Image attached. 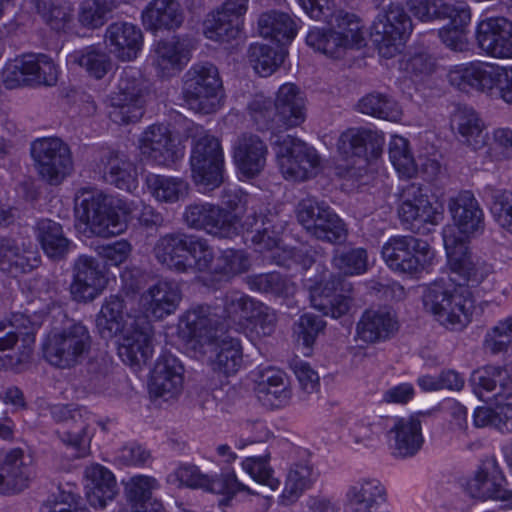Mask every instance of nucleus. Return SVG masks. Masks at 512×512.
I'll return each mask as SVG.
<instances>
[{
	"instance_id": "nucleus-1",
	"label": "nucleus",
	"mask_w": 512,
	"mask_h": 512,
	"mask_svg": "<svg viewBox=\"0 0 512 512\" xmlns=\"http://www.w3.org/2000/svg\"><path fill=\"white\" fill-rule=\"evenodd\" d=\"M450 329L461 330L472 320L475 300L468 283H480L492 267L470 253V243L485 229V216L470 191H462L450 202Z\"/></svg>"
},
{
	"instance_id": "nucleus-2",
	"label": "nucleus",
	"mask_w": 512,
	"mask_h": 512,
	"mask_svg": "<svg viewBox=\"0 0 512 512\" xmlns=\"http://www.w3.org/2000/svg\"><path fill=\"white\" fill-rule=\"evenodd\" d=\"M150 96L151 83L141 71L131 66L124 68L108 98L110 119L119 125L140 121Z\"/></svg>"
},
{
	"instance_id": "nucleus-3",
	"label": "nucleus",
	"mask_w": 512,
	"mask_h": 512,
	"mask_svg": "<svg viewBox=\"0 0 512 512\" xmlns=\"http://www.w3.org/2000/svg\"><path fill=\"white\" fill-rule=\"evenodd\" d=\"M249 110L254 122L260 129L274 127H296L306 117L305 99L300 89L292 84H283L276 94L274 105L269 99H254Z\"/></svg>"
},
{
	"instance_id": "nucleus-4",
	"label": "nucleus",
	"mask_w": 512,
	"mask_h": 512,
	"mask_svg": "<svg viewBox=\"0 0 512 512\" xmlns=\"http://www.w3.org/2000/svg\"><path fill=\"white\" fill-rule=\"evenodd\" d=\"M450 84L459 90L482 92L497 87L504 102L512 104V64L471 61L450 68Z\"/></svg>"
},
{
	"instance_id": "nucleus-5",
	"label": "nucleus",
	"mask_w": 512,
	"mask_h": 512,
	"mask_svg": "<svg viewBox=\"0 0 512 512\" xmlns=\"http://www.w3.org/2000/svg\"><path fill=\"white\" fill-rule=\"evenodd\" d=\"M333 29L313 28L306 36L308 46L331 57H339L348 47H361L364 37L360 20L355 14L337 11L326 21Z\"/></svg>"
},
{
	"instance_id": "nucleus-6",
	"label": "nucleus",
	"mask_w": 512,
	"mask_h": 512,
	"mask_svg": "<svg viewBox=\"0 0 512 512\" xmlns=\"http://www.w3.org/2000/svg\"><path fill=\"white\" fill-rule=\"evenodd\" d=\"M76 217L96 236L108 238L123 233L127 222L99 191L81 189L75 197Z\"/></svg>"
},
{
	"instance_id": "nucleus-7",
	"label": "nucleus",
	"mask_w": 512,
	"mask_h": 512,
	"mask_svg": "<svg viewBox=\"0 0 512 512\" xmlns=\"http://www.w3.org/2000/svg\"><path fill=\"white\" fill-rule=\"evenodd\" d=\"M91 346L92 337L88 328L76 322L49 334L43 344V355L51 365L68 369L82 363Z\"/></svg>"
},
{
	"instance_id": "nucleus-8",
	"label": "nucleus",
	"mask_w": 512,
	"mask_h": 512,
	"mask_svg": "<svg viewBox=\"0 0 512 512\" xmlns=\"http://www.w3.org/2000/svg\"><path fill=\"white\" fill-rule=\"evenodd\" d=\"M452 122L457 125V130L462 141L477 151L488 146L486 153L493 160H502L510 156L512 151V129L507 127L497 128L492 133L491 142H487V133L482 120L471 108H459L453 115Z\"/></svg>"
},
{
	"instance_id": "nucleus-9",
	"label": "nucleus",
	"mask_w": 512,
	"mask_h": 512,
	"mask_svg": "<svg viewBox=\"0 0 512 512\" xmlns=\"http://www.w3.org/2000/svg\"><path fill=\"white\" fill-rule=\"evenodd\" d=\"M221 89L222 81L218 68L210 62L193 64L184 74V100L195 112L203 114L215 112Z\"/></svg>"
},
{
	"instance_id": "nucleus-10",
	"label": "nucleus",
	"mask_w": 512,
	"mask_h": 512,
	"mask_svg": "<svg viewBox=\"0 0 512 512\" xmlns=\"http://www.w3.org/2000/svg\"><path fill=\"white\" fill-rule=\"evenodd\" d=\"M297 219L314 238L340 245L347 239V229L343 220L324 201L314 197L302 199L296 209Z\"/></svg>"
},
{
	"instance_id": "nucleus-11",
	"label": "nucleus",
	"mask_w": 512,
	"mask_h": 512,
	"mask_svg": "<svg viewBox=\"0 0 512 512\" xmlns=\"http://www.w3.org/2000/svg\"><path fill=\"white\" fill-rule=\"evenodd\" d=\"M190 166L197 185L206 190L219 187L224 174V154L220 140L207 133L194 136Z\"/></svg>"
},
{
	"instance_id": "nucleus-12",
	"label": "nucleus",
	"mask_w": 512,
	"mask_h": 512,
	"mask_svg": "<svg viewBox=\"0 0 512 512\" xmlns=\"http://www.w3.org/2000/svg\"><path fill=\"white\" fill-rule=\"evenodd\" d=\"M30 152L39 177L49 185H59L73 171L70 148L60 138L36 139Z\"/></svg>"
},
{
	"instance_id": "nucleus-13",
	"label": "nucleus",
	"mask_w": 512,
	"mask_h": 512,
	"mask_svg": "<svg viewBox=\"0 0 512 512\" xmlns=\"http://www.w3.org/2000/svg\"><path fill=\"white\" fill-rule=\"evenodd\" d=\"M58 80L56 65L47 55L27 54L6 64L3 82L8 89L21 86H53Z\"/></svg>"
},
{
	"instance_id": "nucleus-14",
	"label": "nucleus",
	"mask_w": 512,
	"mask_h": 512,
	"mask_svg": "<svg viewBox=\"0 0 512 512\" xmlns=\"http://www.w3.org/2000/svg\"><path fill=\"white\" fill-rule=\"evenodd\" d=\"M413 26L409 15L400 4L391 3L381 11L372 24V35L378 43L379 53L391 58L400 52L412 32Z\"/></svg>"
},
{
	"instance_id": "nucleus-15",
	"label": "nucleus",
	"mask_w": 512,
	"mask_h": 512,
	"mask_svg": "<svg viewBox=\"0 0 512 512\" xmlns=\"http://www.w3.org/2000/svg\"><path fill=\"white\" fill-rule=\"evenodd\" d=\"M274 144L279 169L285 179L304 181L320 164L316 150L296 137L278 135Z\"/></svg>"
},
{
	"instance_id": "nucleus-16",
	"label": "nucleus",
	"mask_w": 512,
	"mask_h": 512,
	"mask_svg": "<svg viewBox=\"0 0 512 512\" xmlns=\"http://www.w3.org/2000/svg\"><path fill=\"white\" fill-rule=\"evenodd\" d=\"M429 244L413 236H393L382 246V256L394 271L414 275L429 262Z\"/></svg>"
},
{
	"instance_id": "nucleus-17",
	"label": "nucleus",
	"mask_w": 512,
	"mask_h": 512,
	"mask_svg": "<svg viewBox=\"0 0 512 512\" xmlns=\"http://www.w3.org/2000/svg\"><path fill=\"white\" fill-rule=\"evenodd\" d=\"M183 220L189 228L219 238H231L237 234V215L215 204H190L185 208Z\"/></svg>"
},
{
	"instance_id": "nucleus-18",
	"label": "nucleus",
	"mask_w": 512,
	"mask_h": 512,
	"mask_svg": "<svg viewBox=\"0 0 512 512\" xmlns=\"http://www.w3.org/2000/svg\"><path fill=\"white\" fill-rule=\"evenodd\" d=\"M167 481L191 488H201L211 493L234 495L247 492L251 495H263L262 491L251 489L238 481L234 472L223 473L219 477L203 474L195 465H182L174 473L168 475Z\"/></svg>"
},
{
	"instance_id": "nucleus-19",
	"label": "nucleus",
	"mask_w": 512,
	"mask_h": 512,
	"mask_svg": "<svg viewBox=\"0 0 512 512\" xmlns=\"http://www.w3.org/2000/svg\"><path fill=\"white\" fill-rule=\"evenodd\" d=\"M51 417L64 427L57 430L59 439L75 451L76 458H83L89 454L92 433L90 424L83 417L82 411L78 408H71L69 405L55 404L49 407Z\"/></svg>"
},
{
	"instance_id": "nucleus-20",
	"label": "nucleus",
	"mask_w": 512,
	"mask_h": 512,
	"mask_svg": "<svg viewBox=\"0 0 512 512\" xmlns=\"http://www.w3.org/2000/svg\"><path fill=\"white\" fill-rule=\"evenodd\" d=\"M476 41L482 55L512 59V21L504 16L483 19L477 26Z\"/></svg>"
},
{
	"instance_id": "nucleus-21",
	"label": "nucleus",
	"mask_w": 512,
	"mask_h": 512,
	"mask_svg": "<svg viewBox=\"0 0 512 512\" xmlns=\"http://www.w3.org/2000/svg\"><path fill=\"white\" fill-rule=\"evenodd\" d=\"M108 278L105 265L98 259L81 255L73 264V281L70 292L74 300L87 302L94 300L106 288Z\"/></svg>"
},
{
	"instance_id": "nucleus-22",
	"label": "nucleus",
	"mask_w": 512,
	"mask_h": 512,
	"mask_svg": "<svg viewBox=\"0 0 512 512\" xmlns=\"http://www.w3.org/2000/svg\"><path fill=\"white\" fill-rule=\"evenodd\" d=\"M352 291V284L341 276L330 274L329 279L323 276L311 293V303L324 315L338 319L350 310Z\"/></svg>"
},
{
	"instance_id": "nucleus-23",
	"label": "nucleus",
	"mask_w": 512,
	"mask_h": 512,
	"mask_svg": "<svg viewBox=\"0 0 512 512\" xmlns=\"http://www.w3.org/2000/svg\"><path fill=\"white\" fill-rule=\"evenodd\" d=\"M468 494L478 500H508L511 491L506 488V478L494 455L486 456L474 477L467 483Z\"/></svg>"
},
{
	"instance_id": "nucleus-24",
	"label": "nucleus",
	"mask_w": 512,
	"mask_h": 512,
	"mask_svg": "<svg viewBox=\"0 0 512 512\" xmlns=\"http://www.w3.org/2000/svg\"><path fill=\"white\" fill-rule=\"evenodd\" d=\"M141 155L160 166H170L179 157V149L166 125L148 126L139 138Z\"/></svg>"
},
{
	"instance_id": "nucleus-25",
	"label": "nucleus",
	"mask_w": 512,
	"mask_h": 512,
	"mask_svg": "<svg viewBox=\"0 0 512 512\" xmlns=\"http://www.w3.org/2000/svg\"><path fill=\"white\" fill-rule=\"evenodd\" d=\"M184 368L180 361L171 354L160 356L152 370L149 392L155 398L165 401L176 397L183 387Z\"/></svg>"
},
{
	"instance_id": "nucleus-26",
	"label": "nucleus",
	"mask_w": 512,
	"mask_h": 512,
	"mask_svg": "<svg viewBox=\"0 0 512 512\" xmlns=\"http://www.w3.org/2000/svg\"><path fill=\"white\" fill-rule=\"evenodd\" d=\"M383 134L367 128H350L343 132L337 143L340 153L355 156L366 163L378 158L384 146Z\"/></svg>"
},
{
	"instance_id": "nucleus-27",
	"label": "nucleus",
	"mask_w": 512,
	"mask_h": 512,
	"mask_svg": "<svg viewBox=\"0 0 512 512\" xmlns=\"http://www.w3.org/2000/svg\"><path fill=\"white\" fill-rule=\"evenodd\" d=\"M105 43L110 52L121 61L134 60L143 45L141 29L132 23H111L105 31Z\"/></svg>"
},
{
	"instance_id": "nucleus-28",
	"label": "nucleus",
	"mask_w": 512,
	"mask_h": 512,
	"mask_svg": "<svg viewBox=\"0 0 512 512\" xmlns=\"http://www.w3.org/2000/svg\"><path fill=\"white\" fill-rule=\"evenodd\" d=\"M190 235L183 232H172L161 236L153 247L155 259L163 266L179 273L191 270L188 257Z\"/></svg>"
},
{
	"instance_id": "nucleus-29",
	"label": "nucleus",
	"mask_w": 512,
	"mask_h": 512,
	"mask_svg": "<svg viewBox=\"0 0 512 512\" xmlns=\"http://www.w3.org/2000/svg\"><path fill=\"white\" fill-rule=\"evenodd\" d=\"M431 411L418 412L407 418L395 420L390 433L394 434L392 454L396 458L413 457L421 449L424 439L421 432L420 416L429 415Z\"/></svg>"
},
{
	"instance_id": "nucleus-30",
	"label": "nucleus",
	"mask_w": 512,
	"mask_h": 512,
	"mask_svg": "<svg viewBox=\"0 0 512 512\" xmlns=\"http://www.w3.org/2000/svg\"><path fill=\"white\" fill-rule=\"evenodd\" d=\"M399 329L396 314L389 308L366 310L357 323V336L366 343L390 339Z\"/></svg>"
},
{
	"instance_id": "nucleus-31",
	"label": "nucleus",
	"mask_w": 512,
	"mask_h": 512,
	"mask_svg": "<svg viewBox=\"0 0 512 512\" xmlns=\"http://www.w3.org/2000/svg\"><path fill=\"white\" fill-rule=\"evenodd\" d=\"M31 476V467L24 462L21 449L0 452V494L21 492L28 487Z\"/></svg>"
},
{
	"instance_id": "nucleus-32",
	"label": "nucleus",
	"mask_w": 512,
	"mask_h": 512,
	"mask_svg": "<svg viewBox=\"0 0 512 512\" xmlns=\"http://www.w3.org/2000/svg\"><path fill=\"white\" fill-rule=\"evenodd\" d=\"M181 298L177 283L161 280L142 294L141 302L147 314L155 319H163L176 311Z\"/></svg>"
},
{
	"instance_id": "nucleus-33",
	"label": "nucleus",
	"mask_w": 512,
	"mask_h": 512,
	"mask_svg": "<svg viewBox=\"0 0 512 512\" xmlns=\"http://www.w3.org/2000/svg\"><path fill=\"white\" fill-rule=\"evenodd\" d=\"M267 154L266 144L255 134H242L234 145L235 163L239 170L248 177H254L263 170Z\"/></svg>"
},
{
	"instance_id": "nucleus-34",
	"label": "nucleus",
	"mask_w": 512,
	"mask_h": 512,
	"mask_svg": "<svg viewBox=\"0 0 512 512\" xmlns=\"http://www.w3.org/2000/svg\"><path fill=\"white\" fill-rule=\"evenodd\" d=\"M474 391L482 401L490 400L488 393L495 390L493 395L498 401L499 397L509 398L512 396V372L509 368L486 366L474 371L472 375Z\"/></svg>"
},
{
	"instance_id": "nucleus-35",
	"label": "nucleus",
	"mask_w": 512,
	"mask_h": 512,
	"mask_svg": "<svg viewBox=\"0 0 512 512\" xmlns=\"http://www.w3.org/2000/svg\"><path fill=\"white\" fill-rule=\"evenodd\" d=\"M183 20V11L176 0H152L142 11L144 27L154 33L159 30H175Z\"/></svg>"
},
{
	"instance_id": "nucleus-36",
	"label": "nucleus",
	"mask_w": 512,
	"mask_h": 512,
	"mask_svg": "<svg viewBox=\"0 0 512 512\" xmlns=\"http://www.w3.org/2000/svg\"><path fill=\"white\" fill-rule=\"evenodd\" d=\"M153 353L152 334L150 327L127 331L118 342V355L131 367L146 364Z\"/></svg>"
},
{
	"instance_id": "nucleus-37",
	"label": "nucleus",
	"mask_w": 512,
	"mask_h": 512,
	"mask_svg": "<svg viewBox=\"0 0 512 512\" xmlns=\"http://www.w3.org/2000/svg\"><path fill=\"white\" fill-rule=\"evenodd\" d=\"M40 264L38 251L20 247L14 239L0 237V269L17 276L27 273Z\"/></svg>"
},
{
	"instance_id": "nucleus-38",
	"label": "nucleus",
	"mask_w": 512,
	"mask_h": 512,
	"mask_svg": "<svg viewBox=\"0 0 512 512\" xmlns=\"http://www.w3.org/2000/svg\"><path fill=\"white\" fill-rule=\"evenodd\" d=\"M346 499L350 512H376L386 502V490L377 479H363L349 487Z\"/></svg>"
},
{
	"instance_id": "nucleus-39",
	"label": "nucleus",
	"mask_w": 512,
	"mask_h": 512,
	"mask_svg": "<svg viewBox=\"0 0 512 512\" xmlns=\"http://www.w3.org/2000/svg\"><path fill=\"white\" fill-rule=\"evenodd\" d=\"M317 477L318 473L314 469L310 456L304 451L288 470L281 496L282 502L284 504L295 502L305 490L312 486Z\"/></svg>"
},
{
	"instance_id": "nucleus-40",
	"label": "nucleus",
	"mask_w": 512,
	"mask_h": 512,
	"mask_svg": "<svg viewBox=\"0 0 512 512\" xmlns=\"http://www.w3.org/2000/svg\"><path fill=\"white\" fill-rule=\"evenodd\" d=\"M86 498L93 507L104 508L117 494V484L114 475L107 468L96 464L85 471Z\"/></svg>"
},
{
	"instance_id": "nucleus-41",
	"label": "nucleus",
	"mask_w": 512,
	"mask_h": 512,
	"mask_svg": "<svg viewBox=\"0 0 512 512\" xmlns=\"http://www.w3.org/2000/svg\"><path fill=\"white\" fill-rule=\"evenodd\" d=\"M100 167L107 183L129 192L136 188V169L125 155L108 151L102 155Z\"/></svg>"
},
{
	"instance_id": "nucleus-42",
	"label": "nucleus",
	"mask_w": 512,
	"mask_h": 512,
	"mask_svg": "<svg viewBox=\"0 0 512 512\" xmlns=\"http://www.w3.org/2000/svg\"><path fill=\"white\" fill-rule=\"evenodd\" d=\"M219 314L216 309L212 311L208 305H197L189 309L180 320L181 331L190 340H198L212 337L211 331L218 324Z\"/></svg>"
},
{
	"instance_id": "nucleus-43",
	"label": "nucleus",
	"mask_w": 512,
	"mask_h": 512,
	"mask_svg": "<svg viewBox=\"0 0 512 512\" xmlns=\"http://www.w3.org/2000/svg\"><path fill=\"white\" fill-rule=\"evenodd\" d=\"M397 213L401 225L413 233H424L425 225H437L444 219L442 207H434L431 202H425L422 207L418 204L398 205Z\"/></svg>"
},
{
	"instance_id": "nucleus-44",
	"label": "nucleus",
	"mask_w": 512,
	"mask_h": 512,
	"mask_svg": "<svg viewBox=\"0 0 512 512\" xmlns=\"http://www.w3.org/2000/svg\"><path fill=\"white\" fill-rule=\"evenodd\" d=\"M36 235L44 253L50 259L60 261L67 256L71 241L64 235L61 224L51 219H41L36 225Z\"/></svg>"
},
{
	"instance_id": "nucleus-45",
	"label": "nucleus",
	"mask_w": 512,
	"mask_h": 512,
	"mask_svg": "<svg viewBox=\"0 0 512 512\" xmlns=\"http://www.w3.org/2000/svg\"><path fill=\"white\" fill-rule=\"evenodd\" d=\"M258 29L261 36L282 45L290 43L297 33L296 23L291 16L276 10L261 14Z\"/></svg>"
},
{
	"instance_id": "nucleus-46",
	"label": "nucleus",
	"mask_w": 512,
	"mask_h": 512,
	"mask_svg": "<svg viewBox=\"0 0 512 512\" xmlns=\"http://www.w3.org/2000/svg\"><path fill=\"white\" fill-rule=\"evenodd\" d=\"M257 392L259 398L272 407H280L290 398L285 374L273 368L266 369L261 373Z\"/></svg>"
},
{
	"instance_id": "nucleus-47",
	"label": "nucleus",
	"mask_w": 512,
	"mask_h": 512,
	"mask_svg": "<svg viewBox=\"0 0 512 512\" xmlns=\"http://www.w3.org/2000/svg\"><path fill=\"white\" fill-rule=\"evenodd\" d=\"M213 368L225 375L235 374L243 363L242 346L239 339L225 336L218 339L213 348Z\"/></svg>"
},
{
	"instance_id": "nucleus-48",
	"label": "nucleus",
	"mask_w": 512,
	"mask_h": 512,
	"mask_svg": "<svg viewBox=\"0 0 512 512\" xmlns=\"http://www.w3.org/2000/svg\"><path fill=\"white\" fill-rule=\"evenodd\" d=\"M246 283L252 291L280 298L293 296L297 289L291 278L279 272L249 275L246 277Z\"/></svg>"
},
{
	"instance_id": "nucleus-49",
	"label": "nucleus",
	"mask_w": 512,
	"mask_h": 512,
	"mask_svg": "<svg viewBox=\"0 0 512 512\" xmlns=\"http://www.w3.org/2000/svg\"><path fill=\"white\" fill-rule=\"evenodd\" d=\"M71 62L79 65L90 77L100 80L112 69L109 54L100 46L90 45L70 55Z\"/></svg>"
},
{
	"instance_id": "nucleus-50",
	"label": "nucleus",
	"mask_w": 512,
	"mask_h": 512,
	"mask_svg": "<svg viewBox=\"0 0 512 512\" xmlns=\"http://www.w3.org/2000/svg\"><path fill=\"white\" fill-rule=\"evenodd\" d=\"M145 182L151 195L159 202L175 203L188 194L189 185L182 178L148 174Z\"/></svg>"
},
{
	"instance_id": "nucleus-51",
	"label": "nucleus",
	"mask_w": 512,
	"mask_h": 512,
	"mask_svg": "<svg viewBox=\"0 0 512 512\" xmlns=\"http://www.w3.org/2000/svg\"><path fill=\"white\" fill-rule=\"evenodd\" d=\"M124 300L118 295L105 299L96 319L97 329L104 339L116 336L124 327Z\"/></svg>"
},
{
	"instance_id": "nucleus-52",
	"label": "nucleus",
	"mask_w": 512,
	"mask_h": 512,
	"mask_svg": "<svg viewBox=\"0 0 512 512\" xmlns=\"http://www.w3.org/2000/svg\"><path fill=\"white\" fill-rule=\"evenodd\" d=\"M188 45L185 40L173 37L169 41H160L156 48V65L163 75H169L171 70H180L188 61Z\"/></svg>"
},
{
	"instance_id": "nucleus-53",
	"label": "nucleus",
	"mask_w": 512,
	"mask_h": 512,
	"mask_svg": "<svg viewBox=\"0 0 512 512\" xmlns=\"http://www.w3.org/2000/svg\"><path fill=\"white\" fill-rule=\"evenodd\" d=\"M450 50L464 52L469 50L468 27L471 20L470 10L464 1L450 4Z\"/></svg>"
},
{
	"instance_id": "nucleus-54",
	"label": "nucleus",
	"mask_w": 512,
	"mask_h": 512,
	"mask_svg": "<svg viewBox=\"0 0 512 512\" xmlns=\"http://www.w3.org/2000/svg\"><path fill=\"white\" fill-rule=\"evenodd\" d=\"M356 108L362 114L394 122L400 120L402 115L396 101L379 92L363 96L358 101Z\"/></svg>"
},
{
	"instance_id": "nucleus-55",
	"label": "nucleus",
	"mask_w": 512,
	"mask_h": 512,
	"mask_svg": "<svg viewBox=\"0 0 512 512\" xmlns=\"http://www.w3.org/2000/svg\"><path fill=\"white\" fill-rule=\"evenodd\" d=\"M36 10L55 31H65L73 17V8L68 0H36Z\"/></svg>"
},
{
	"instance_id": "nucleus-56",
	"label": "nucleus",
	"mask_w": 512,
	"mask_h": 512,
	"mask_svg": "<svg viewBox=\"0 0 512 512\" xmlns=\"http://www.w3.org/2000/svg\"><path fill=\"white\" fill-rule=\"evenodd\" d=\"M222 314L219 317L229 319L234 323H249L259 301L248 295L231 293L222 298Z\"/></svg>"
},
{
	"instance_id": "nucleus-57",
	"label": "nucleus",
	"mask_w": 512,
	"mask_h": 512,
	"mask_svg": "<svg viewBox=\"0 0 512 512\" xmlns=\"http://www.w3.org/2000/svg\"><path fill=\"white\" fill-rule=\"evenodd\" d=\"M248 60L257 74L267 77L283 63L284 54L269 45L255 43L249 47Z\"/></svg>"
},
{
	"instance_id": "nucleus-58",
	"label": "nucleus",
	"mask_w": 512,
	"mask_h": 512,
	"mask_svg": "<svg viewBox=\"0 0 512 512\" xmlns=\"http://www.w3.org/2000/svg\"><path fill=\"white\" fill-rule=\"evenodd\" d=\"M116 8L114 0H83L79 5L78 20L88 29L102 27Z\"/></svg>"
},
{
	"instance_id": "nucleus-59",
	"label": "nucleus",
	"mask_w": 512,
	"mask_h": 512,
	"mask_svg": "<svg viewBox=\"0 0 512 512\" xmlns=\"http://www.w3.org/2000/svg\"><path fill=\"white\" fill-rule=\"evenodd\" d=\"M423 304L425 310L440 324L448 322V285L444 279L430 284L423 296Z\"/></svg>"
},
{
	"instance_id": "nucleus-60",
	"label": "nucleus",
	"mask_w": 512,
	"mask_h": 512,
	"mask_svg": "<svg viewBox=\"0 0 512 512\" xmlns=\"http://www.w3.org/2000/svg\"><path fill=\"white\" fill-rule=\"evenodd\" d=\"M240 33L239 21L216 11L204 22V34L208 39L217 42H229Z\"/></svg>"
},
{
	"instance_id": "nucleus-61",
	"label": "nucleus",
	"mask_w": 512,
	"mask_h": 512,
	"mask_svg": "<svg viewBox=\"0 0 512 512\" xmlns=\"http://www.w3.org/2000/svg\"><path fill=\"white\" fill-rule=\"evenodd\" d=\"M159 488L157 479L147 475H137L125 483V496L130 509L142 508L143 503L151 499L153 491Z\"/></svg>"
},
{
	"instance_id": "nucleus-62",
	"label": "nucleus",
	"mask_w": 512,
	"mask_h": 512,
	"mask_svg": "<svg viewBox=\"0 0 512 512\" xmlns=\"http://www.w3.org/2000/svg\"><path fill=\"white\" fill-rule=\"evenodd\" d=\"M269 460L270 453L265 450L263 455L246 457L242 462V467L255 482L274 491L279 487L280 481L274 477V471L269 465Z\"/></svg>"
},
{
	"instance_id": "nucleus-63",
	"label": "nucleus",
	"mask_w": 512,
	"mask_h": 512,
	"mask_svg": "<svg viewBox=\"0 0 512 512\" xmlns=\"http://www.w3.org/2000/svg\"><path fill=\"white\" fill-rule=\"evenodd\" d=\"M332 265L344 275H359L367 270V252L363 248L336 249Z\"/></svg>"
},
{
	"instance_id": "nucleus-64",
	"label": "nucleus",
	"mask_w": 512,
	"mask_h": 512,
	"mask_svg": "<svg viewBox=\"0 0 512 512\" xmlns=\"http://www.w3.org/2000/svg\"><path fill=\"white\" fill-rule=\"evenodd\" d=\"M491 214L495 222L512 233V192L496 189L491 194Z\"/></svg>"
}]
</instances>
